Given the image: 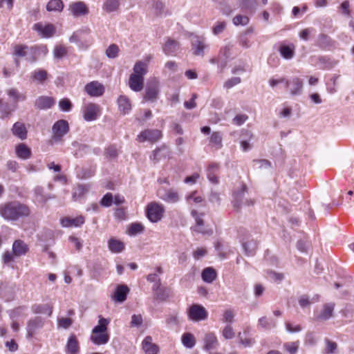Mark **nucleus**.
Instances as JSON below:
<instances>
[{
  "mask_svg": "<svg viewBox=\"0 0 354 354\" xmlns=\"http://www.w3.org/2000/svg\"><path fill=\"white\" fill-rule=\"evenodd\" d=\"M29 207L17 201L6 203L0 206V214L6 220L16 221L30 215Z\"/></svg>",
  "mask_w": 354,
  "mask_h": 354,
  "instance_id": "nucleus-1",
  "label": "nucleus"
},
{
  "mask_svg": "<svg viewBox=\"0 0 354 354\" xmlns=\"http://www.w3.org/2000/svg\"><path fill=\"white\" fill-rule=\"evenodd\" d=\"M52 138L55 142H59L62 138L69 131V125L66 120H59L52 127Z\"/></svg>",
  "mask_w": 354,
  "mask_h": 354,
  "instance_id": "nucleus-2",
  "label": "nucleus"
},
{
  "mask_svg": "<svg viewBox=\"0 0 354 354\" xmlns=\"http://www.w3.org/2000/svg\"><path fill=\"white\" fill-rule=\"evenodd\" d=\"M45 319L40 316H35L30 318L26 324V331L28 339H31L37 332L41 329L44 325Z\"/></svg>",
  "mask_w": 354,
  "mask_h": 354,
  "instance_id": "nucleus-3",
  "label": "nucleus"
},
{
  "mask_svg": "<svg viewBox=\"0 0 354 354\" xmlns=\"http://www.w3.org/2000/svg\"><path fill=\"white\" fill-rule=\"evenodd\" d=\"M164 208L156 203H151L147 207V216L150 221L156 223L162 217Z\"/></svg>",
  "mask_w": 354,
  "mask_h": 354,
  "instance_id": "nucleus-4",
  "label": "nucleus"
},
{
  "mask_svg": "<svg viewBox=\"0 0 354 354\" xmlns=\"http://www.w3.org/2000/svg\"><path fill=\"white\" fill-rule=\"evenodd\" d=\"M188 315L190 319L198 322L207 319L208 313L203 306L199 304H193L189 308Z\"/></svg>",
  "mask_w": 354,
  "mask_h": 354,
  "instance_id": "nucleus-5",
  "label": "nucleus"
},
{
  "mask_svg": "<svg viewBox=\"0 0 354 354\" xmlns=\"http://www.w3.org/2000/svg\"><path fill=\"white\" fill-rule=\"evenodd\" d=\"M84 91L91 97H100L104 94L105 88L102 83L93 81L85 85Z\"/></svg>",
  "mask_w": 354,
  "mask_h": 354,
  "instance_id": "nucleus-6",
  "label": "nucleus"
},
{
  "mask_svg": "<svg viewBox=\"0 0 354 354\" xmlns=\"http://www.w3.org/2000/svg\"><path fill=\"white\" fill-rule=\"evenodd\" d=\"M36 48L31 47L28 48L26 46H16L15 48V55L19 57H27V60H28L30 62L36 61Z\"/></svg>",
  "mask_w": 354,
  "mask_h": 354,
  "instance_id": "nucleus-7",
  "label": "nucleus"
},
{
  "mask_svg": "<svg viewBox=\"0 0 354 354\" xmlns=\"http://www.w3.org/2000/svg\"><path fill=\"white\" fill-rule=\"evenodd\" d=\"M83 117L86 121L95 120L100 112V106L94 103H89L83 108Z\"/></svg>",
  "mask_w": 354,
  "mask_h": 354,
  "instance_id": "nucleus-8",
  "label": "nucleus"
},
{
  "mask_svg": "<svg viewBox=\"0 0 354 354\" xmlns=\"http://www.w3.org/2000/svg\"><path fill=\"white\" fill-rule=\"evenodd\" d=\"M162 137V133L158 129H147L142 131L137 138L139 142H156Z\"/></svg>",
  "mask_w": 354,
  "mask_h": 354,
  "instance_id": "nucleus-9",
  "label": "nucleus"
},
{
  "mask_svg": "<svg viewBox=\"0 0 354 354\" xmlns=\"http://www.w3.org/2000/svg\"><path fill=\"white\" fill-rule=\"evenodd\" d=\"M304 82L298 77H293L289 81L286 82V86L289 88L292 95H299L301 94Z\"/></svg>",
  "mask_w": 354,
  "mask_h": 354,
  "instance_id": "nucleus-10",
  "label": "nucleus"
},
{
  "mask_svg": "<svg viewBox=\"0 0 354 354\" xmlns=\"http://www.w3.org/2000/svg\"><path fill=\"white\" fill-rule=\"evenodd\" d=\"M159 93L158 84L156 81H153L147 85L144 99L150 102L156 101Z\"/></svg>",
  "mask_w": 354,
  "mask_h": 354,
  "instance_id": "nucleus-11",
  "label": "nucleus"
},
{
  "mask_svg": "<svg viewBox=\"0 0 354 354\" xmlns=\"http://www.w3.org/2000/svg\"><path fill=\"white\" fill-rule=\"evenodd\" d=\"M69 10L74 17L84 16L88 13V8L83 1H76L71 3Z\"/></svg>",
  "mask_w": 354,
  "mask_h": 354,
  "instance_id": "nucleus-12",
  "label": "nucleus"
},
{
  "mask_svg": "<svg viewBox=\"0 0 354 354\" xmlns=\"http://www.w3.org/2000/svg\"><path fill=\"white\" fill-rule=\"evenodd\" d=\"M130 290L127 285H118L115 292L112 295V299L118 303H122L127 299V297Z\"/></svg>",
  "mask_w": 354,
  "mask_h": 354,
  "instance_id": "nucleus-13",
  "label": "nucleus"
},
{
  "mask_svg": "<svg viewBox=\"0 0 354 354\" xmlns=\"http://www.w3.org/2000/svg\"><path fill=\"white\" fill-rule=\"evenodd\" d=\"M55 104L53 97L48 96H39L35 102L34 106L38 110H44L50 109Z\"/></svg>",
  "mask_w": 354,
  "mask_h": 354,
  "instance_id": "nucleus-14",
  "label": "nucleus"
},
{
  "mask_svg": "<svg viewBox=\"0 0 354 354\" xmlns=\"http://www.w3.org/2000/svg\"><path fill=\"white\" fill-rule=\"evenodd\" d=\"M117 104L120 112L123 115L129 114L132 109L131 100L126 95H120L117 99Z\"/></svg>",
  "mask_w": 354,
  "mask_h": 354,
  "instance_id": "nucleus-15",
  "label": "nucleus"
},
{
  "mask_svg": "<svg viewBox=\"0 0 354 354\" xmlns=\"http://www.w3.org/2000/svg\"><path fill=\"white\" fill-rule=\"evenodd\" d=\"M203 349L209 351L217 348L219 345L216 336L214 333H208L205 334L203 338Z\"/></svg>",
  "mask_w": 354,
  "mask_h": 354,
  "instance_id": "nucleus-16",
  "label": "nucleus"
},
{
  "mask_svg": "<svg viewBox=\"0 0 354 354\" xmlns=\"http://www.w3.org/2000/svg\"><path fill=\"white\" fill-rule=\"evenodd\" d=\"M247 191V186L245 185H243L241 189L234 193L233 206L236 211H239L241 207L243 205L245 201L244 195L245 192Z\"/></svg>",
  "mask_w": 354,
  "mask_h": 354,
  "instance_id": "nucleus-17",
  "label": "nucleus"
},
{
  "mask_svg": "<svg viewBox=\"0 0 354 354\" xmlns=\"http://www.w3.org/2000/svg\"><path fill=\"white\" fill-rule=\"evenodd\" d=\"M142 346L146 354H158L159 351L158 346L152 343V337L151 336H147L144 339Z\"/></svg>",
  "mask_w": 354,
  "mask_h": 354,
  "instance_id": "nucleus-18",
  "label": "nucleus"
},
{
  "mask_svg": "<svg viewBox=\"0 0 354 354\" xmlns=\"http://www.w3.org/2000/svg\"><path fill=\"white\" fill-rule=\"evenodd\" d=\"M65 351L66 354H78L80 352L79 343L75 335H71L68 339Z\"/></svg>",
  "mask_w": 354,
  "mask_h": 354,
  "instance_id": "nucleus-19",
  "label": "nucleus"
},
{
  "mask_svg": "<svg viewBox=\"0 0 354 354\" xmlns=\"http://www.w3.org/2000/svg\"><path fill=\"white\" fill-rule=\"evenodd\" d=\"M144 77L131 74L129 77V85L131 90L138 92L143 88Z\"/></svg>",
  "mask_w": 354,
  "mask_h": 354,
  "instance_id": "nucleus-20",
  "label": "nucleus"
},
{
  "mask_svg": "<svg viewBox=\"0 0 354 354\" xmlns=\"http://www.w3.org/2000/svg\"><path fill=\"white\" fill-rule=\"evenodd\" d=\"M179 43L177 41L168 39L162 47V50L167 55H174L179 49Z\"/></svg>",
  "mask_w": 354,
  "mask_h": 354,
  "instance_id": "nucleus-21",
  "label": "nucleus"
},
{
  "mask_svg": "<svg viewBox=\"0 0 354 354\" xmlns=\"http://www.w3.org/2000/svg\"><path fill=\"white\" fill-rule=\"evenodd\" d=\"M15 153L17 157L23 160L28 159L32 156L30 148L24 143H20L15 147Z\"/></svg>",
  "mask_w": 354,
  "mask_h": 354,
  "instance_id": "nucleus-22",
  "label": "nucleus"
},
{
  "mask_svg": "<svg viewBox=\"0 0 354 354\" xmlns=\"http://www.w3.org/2000/svg\"><path fill=\"white\" fill-rule=\"evenodd\" d=\"M242 246L246 255L252 256L256 252L258 247V242L253 239H248L247 241L243 240Z\"/></svg>",
  "mask_w": 354,
  "mask_h": 354,
  "instance_id": "nucleus-23",
  "label": "nucleus"
},
{
  "mask_svg": "<svg viewBox=\"0 0 354 354\" xmlns=\"http://www.w3.org/2000/svg\"><path fill=\"white\" fill-rule=\"evenodd\" d=\"M170 151L168 147L162 146L155 149L150 156L151 160L154 162H158L162 158H165L169 156Z\"/></svg>",
  "mask_w": 354,
  "mask_h": 354,
  "instance_id": "nucleus-24",
  "label": "nucleus"
},
{
  "mask_svg": "<svg viewBox=\"0 0 354 354\" xmlns=\"http://www.w3.org/2000/svg\"><path fill=\"white\" fill-rule=\"evenodd\" d=\"M84 223V218L82 216H77L76 218H72L69 217H65L61 219V225L62 227H79L82 225Z\"/></svg>",
  "mask_w": 354,
  "mask_h": 354,
  "instance_id": "nucleus-25",
  "label": "nucleus"
},
{
  "mask_svg": "<svg viewBox=\"0 0 354 354\" xmlns=\"http://www.w3.org/2000/svg\"><path fill=\"white\" fill-rule=\"evenodd\" d=\"M191 214L196 220V225L194 227V231L207 235H212L213 234V231L212 230L200 229V227L204 226V221L201 217L198 216V213L196 210H192Z\"/></svg>",
  "mask_w": 354,
  "mask_h": 354,
  "instance_id": "nucleus-26",
  "label": "nucleus"
},
{
  "mask_svg": "<svg viewBox=\"0 0 354 354\" xmlns=\"http://www.w3.org/2000/svg\"><path fill=\"white\" fill-rule=\"evenodd\" d=\"M335 308L334 303H327L323 306V308L317 316L319 320H328L333 316Z\"/></svg>",
  "mask_w": 354,
  "mask_h": 354,
  "instance_id": "nucleus-27",
  "label": "nucleus"
},
{
  "mask_svg": "<svg viewBox=\"0 0 354 354\" xmlns=\"http://www.w3.org/2000/svg\"><path fill=\"white\" fill-rule=\"evenodd\" d=\"M13 135L21 140H25L27 138V130L24 123L17 122L12 128Z\"/></svg>",
  "mask_w": 354,
  "mask_h": 354,
  "instance_id": "nucleus-28",
  "label": "nucleus"
},
{
  "mask_svg": "<svg viewBox=\"0 0 354 354\" xmlns=\"http://www.w3.org/2000/svg\"><path fill=\"white\" fill-rule=\"evenodd\" d=\"M28 245L21 240H17L12 245V253L16 257H20L28 252Z\"/></svg>",
  "mask_w": 354,
  "mask_h": 354,
  "instance_id": "nucleus-29",
  "label": "nucleus"
},
{
  "mask_svg": "<svg viewBox=\"0 0 354 354\" xmlns=\"http://www.w3.org/2000/svg\"><path fill=\"white\" fill-rule=\"evenodd\" d=\"M109 335L107 332L92 333L91 340L96 345L105 344L109 342Z\"/></svg>",
  "mask_w": 354,
  "mask_h": 354,
  "instance_id": "nucleus-30",
  "label": "nucleus"
},
{
  "mask_svg": "<svg viewBox=\"0 0 354 354\" xmlns=\"http://www.w3.org/2000/svg\"><path fill=\"white\" fill-rule=\"evenodd\" d=\"M35 29L40 32L45 37H50L55 33V28L52 24H48L43 26L41 24H35Z\"/></svg>",
  "mask_w": 354,
  "mask_h": 354,
  "instance_id": "nucleus-31",
  "label": "nucleus"
},
{
  "mask_svg": "<svg viewBox=\"0 0 354 354\" xmlns=\"http://www.w3.org/2000/svg\"><path fill=\"white\" fill-rule=\"evenodd\" d=\"M108 247L113 253H120L124 250V244L120 240L111 238L108 241Z\"/></svg>",
  "mask_w": 354,
  "mask_h": 354,
  "instance_id": "nucleus-32",
  "label": "nucleus"
},
{
  "mask_svg": "<svg viewBox=\"0 0 354 354\" xmlns=\"http://www.w3.org/2000/svg\"><path fill=\"white\" fill-rule=\"evenodd\" d=\"M334 44V41L327 35L322 33L318 36L317 45L323 48L326 49L332 47Z\"/></svg>",
  "mask_w": 354,
  "mask_h": 354,
  "instance_id": "nucleus-33",
  "label": "nucleus"
},
{
  "mask_svg": "<svg viewBox=\"0 0 354 354\" xmlns=\"http://www.w3.org/2000/svg\"><path fill=\"white\" fill-rule=\"evenodd\" d=\"M48 76V72L43 69L34 71L31 74L32 81L40 84H43L47 80Z\"/></svg>",
  "mask_w": 354,
  "mask_h": 354,
  "instance_id": "nucleus-34",
  "label": "nucleus"
},
{
  "mask_svg": "<svg viewBox=\"0 0 354 354\" xmlns=\"http://www.w3.org/2000/svg\"><path fill=\"white\" fill-rule=\"evenodd\" d=\"M218 167L219 166L218 164L212 163L209 166L207 169V178L209 180L214 184H217L218 183V180L216 176Z\"/></svg>",
  "mask_w": 354,
  "mask_h": 354,
  "instance_id": "nucleus-35",
  "label": "nucleus"
},
{
  "mask_svg": "<svg viewBox=\"0 0 354 354\" xmlns=\"http://www.w3.org/2000/svg\"><path fill=\"white\" fill-rule=\"evenodd\" d=\"M32 311L36 314L47 313L48 316L52 314V308L48 304H35L31 308Z\"/></svg>",
  "mask_w": 354,
  "mask_h": 354,
  "instance_id": "nucleus-36",
  "label": "nucleus"
},
{
  "mask_svg": "<svg viewBox=\"0 0 354 354\" xmlns=\"http://www.w3.org/2000/svg\"><path fill=\"white\" fill-rule=\"evenodd\" d=\"M201 275L205 282L212 283L216 277V272L214 268L208 267L203 270Z\"/></svg>",
  "mask_w": 354,
  "mask_h": 354,
  "instance_id": "nucleus-37",
  "label": "nucleus"
},
{
  "mask_svg": "<svg viewBox=\"0 0 354 354\" xmlns=\"http://www.w3.org/2000/svg\"><path fill=\"white\" fill-rule=\"evenodd\" d=\"M170 291L171 290L169 288L162 286L160 289L153 292L154 297L160 301H164L169 297Z\"/></svg>",
  "mask_w": 354,
  "mask_h": 354,
  "instance_id": "nucleus-38",
  "label": "nucleus"
},
{
  "mask_svg": "<svg viewBox=\"0 0 354 354\" xmlns=\"http://www.w3.org/2000/svg\"><path fill=\"white\" fill-rule=\"evenodd\" d=\"M64 8L62 0H50L46 6V10L49 12H61Z\"/></svg>",
  "mask_w": 354,
  "mask_h": 354,
  "instance_id": "nucleus-39",
  "label": "nucleus"
},
{
  "mask_svg": "<svg viewBox=\"0 0 354 354\" xmlns=\"http://www.w3.org/2000/svg\"><path fill=\"white\" fill-rule=\"evenodd\" d=\"M34 194L35 200L39 203H45L50 198L44 194V188L40 186H37L35 188Z\"/></svg>",
  "mask_w": 354,
  "mask_h": 354,
  "instance_id": "nucleus-40",
  "label": "nucleus"
},
{
  "mask_svg": "<svg viewBox=\"0 0 354 354\" xmlns=\"http://www.w3.org/2000/svg\"><path fill=\"white\" fill-rule=\"evenodd\" d=\"M147 72V65L146 63L139 61L136 63L133 66V75H138L140 77H142Z\"/></svg>",
  "mask_w": 354,
  "mask_h": 354,
  "instance_id": "nucleus-41",
  "label": "nucleus"
},
{
  "mask_svg": "<svg viewBox=\"0 0 354 354\" xmlns=\"http://www.w3.org/2000/svg\"><path fill=\"white\" fill-rule=\"evenodd\" d=\"M205 46L203 41L198 37L192 41V49L195 55H203Z\"/></svg>",
  "mask_w": 354,
  "mask_h": 354,
  "instance_id": "nucleus-42",
  "label": "nucleus"
},
{
  "mask_svg": "<svg viewBox=\"0 0 354 354\" xmlns=\"http://www.w3.org/2000/svg\"><path fill=\"white\" fill-rule=\"evenodd\" d=\"M109 321L104 317H100L98 324L95 326L92 333H104L107 330V326Z\"/></svg>",
  "mask_w": 354,
  "mask_h": 354,
  "instance_id": "nucleus-43",
  "label": "nucleus"
},
{
  "mask_svg": "<svg viewBox=\"0 0 354 354\" xmlns=\"http://www.w3.org/2000/svg\"><path fill=\"white\" fill-rule=\"evenodd\" d=\"M182 342L185 346L192 348L196 344L194 335L189 333H184L182 336Z\"/></svg>",
  "mask_w": 354,
  "mask_h": 354,
  "instance_id": "nucleus-44",
  "label": "nucleus"
},
{
  "mask_svg": "<svg viewBox=\"0 0 354 354\" xmlns=\"http://www.w3.org/2000/svg\"><path fill=\"white\" fill-rule=\"evenodd\" d=\"M279 52L281 55L287 59H291L295 54L294 48L286 45H281L279 47Z\"/></svg>",
  "mask_w": 354,
  "mask_h": 354,
  "instance_id": "nucleus-45",
  "label": "nucleus"
},
{
  "mask_svg": "<svg viewBox=\"0 0 354 354\" xmlns=\"http://www.w3.org/2000/svg\"><path fill=\"white\" fill-rule=\"evenodd\" d=\"M256 0H242L241 7L247 10L250 13H254L256 10Z\"/></svg>",
  "mask_w": 354,
  "mask_h": 354,
  "instance_id": "nucleus-46",
  "label": "nucleus"
},
{
  "mask_svg": "<svg viewBox=\"0 0 354 354\" xmlns=\"http://www.w3.org/2000/svg\"><path fill=\"white\" fill-rule=\"evenodd\" d=\"M8 95L14 99L15 102L24 101L26 99V96L24 93H19L16 88H10L7 92Z\"/></svg>",
  "mask_w": 354,
  "mask_h": 354,
  "instance_id": "nucleus-47",
  "label": "nucleus"
},
{
  "mask_svg": "<svg viewBox=\"0 0 354 354\" xmlns=\"http://www.w3.org/2000/svg\"><path fill=\"white\" fill-rule=\"evenodd\" d=\"M259 326L264 329H270L276 326V323L272 319H268L266 317H262L259 319Z\"/></svg>",
  "mask_w": 354,
  "mask_h": 354,
  "instance_id": "nucleus-48",
  "label": "nucleus"
},
{
  "mask_svg": "<svg viewBox=\"0 0 354 354\" xmlns=\"http://www.w3.org/2000/svg\"><path fill=\"white\" fill-rule=\"evenodd\" d=\"M120 6L119 0H106L104 4V9L107 12L115 11Z\"/></svg>",
  "mask_w": 354,
  "mask_h": 354,
  "instance_id": "nucleus-49",
  "label": "nucleus"
},
{
  "mask_svg": "<svg viewBox=\"0 0 354 354\" xmlns=\"http://www.w3.org/2000/svg\"><path fill=\"white\" fill-rule=\"evenodd\" d=\"M209 141L216 149H220L222 147V136L221 133L213 132L210 136Z\"/></svg>",
  "mask_w": 354,
  "mask_h": 354,
  "instance_id": "nucleus-50",
  "label": "nucleus"
},
{
  "mask_svg": "<svg viewBox=\"0 0 354 354\" xmlns=\"http://www.w3.org/2000/svg\"><path fill=\"white\" fill-rule=\"evenodd\" d=\"M72 145L74 147H77V151L75 152V156H82L84 153L88 152L89 147L86 145L80 144L77 142L75 141L72 143Z\"/></svg>",
  "mask_w": 354,
  "mask_h": 354,
  "instance_id": "nucleus-51",
  "label": "nucleus"
},
{
  "mask_svg": "<svg viewBox=\"0 0 354 354\" xmlns=\"http://www.w3.org/2000/svg\"><path fill=\"white\" fill-rule=\"evenodd\" d=\"M144 230L145 227L141 223H133L130 225L128 232L130 235H136L142 233Z\"/></svg>",
  "mask_w": 354,
  "mask_h": 354,
  "instance_id": "nucleus-52",
  "label": "nucleus"
},
{
  "mask_svg": "<svg viewBox=\"0 0 354 354\" xmlns=\"http://www.w3.org/2000/svg\"><path fill=\"white\" fill-rule=\"evenodd\" d=\"M119 47L115 44H111L106 50V55L110 59H114L118 56Z\"/></svg>",
  "mask_w": 354,
  "mask_h": 354,
  "instance_id": "nucleus-53",
  "label": "nucleus"
},
{
  "mask_svg": "<svg viewBox=\"0 0 354 354\" xmlns=\"http://www.w3.org/2000/svg\"><path fill=\"white\" fill-rule=\"evenodd\" d=\"M53 55L55 58L62 59L67 55V49L62 45H57L53 50Z\"/></svg>",
  "mask_w": 354,
  "mask_h": 354,
  "instance_id": "nucleus-54",
  "label": "nucleus"
},
{
  "mask_svg": "<svg viewBox=\"0 0 354 354\" xmlns=\"http://www.w3.org/2000/svg\"><path fill=\"white\" fill-rule=\"evenodd\" d=\"M233 24L235 26H245L249 23V17L245 15H237L233 18Z\"/></svg>",
  "mask_w": 354,
  "mask_h": 354,
  "instance_id": "nucleus-55",
  "label": "nucleus"
},
{
  "mask_svg": "<svg viewBox=\"0 0 354 354\" xmlns=\"http://www.w3.org/2000/svg\"><path fill=\"white\" fill-rule=\"evenodd\" d=\"M104 155L106 158L114 159L118 157V151L115 146L110 145L105 149Z\"/></svg>",
  "mask_w": 354,
  "mask_h": 354,
  "instance_id": "nucleus-56",
  "label": "nucleus"
},
{
  "mask_svg": "<svg viewBox=\"0 0 354 354\" xmlns=\"http://www.w3.org/2000/svg\"><path fill=\"white\" fill-rule=\"evenodd\" d=\"M234 313L232 309H227L224 311L222 318V322L231 324L234 322Z\"/></svg>",
  "mask_w": 354,
  "mask_h": 354,
  "instance_id": "nucleus-57",
  "label": "nucleus"
},
{
  "mask_svg": "<svg viewBox=\"0 0 354 354\" xmlns=\"http://www.w3.org/2000/svg\"><path fill=\"white\" fill-rule=\"evenodd\" d=\"M223 337L226 339H231L234 337L235 333L231 324H227L222 331Z\"/></svg>",
  "mask_w": 354,
  "mask_h": 354,
  "instance_id": "nucleus-58",
  "label": "nucleus"
},
{
  "mask_svg": "<svg viewBox=\"0 0 354 354\" xmlns=\"http://www.w3.org/2000/svg\"><path fill=\"white\" fill-rule=\"evenodd\" d=\"M88 190V186L87 185H78L73 194V197L74 198H80L81 196H82L85 193H86Z\"/></svg>",
  "mask_w": 354,
  "mask_h": 354,
  "instance_id": "nucleus-59",
  "label": "nucleus"
},
{
  "mask_svg": "<svg viewBox=\"0 0 354 354\" xmlns=\"http://www.w3.org/2000/svg\"><path fill=\"white\" fill-rule=\"evenodd\" d=\"M283 347L290 354H296L299 348V342L285 343Z\"/></svg>",
  "mask_w": 354,
  "mask_h": 354,
  "instance_id": "nucleus-60",
  "label": "nucleus"
},
{
  "mask_svg": "<svg viewBox=\"0 0 354 354\" xmlns=\"http://www.w3.org/2000/svg\"><path fill=\"white\" fill-rule=\"evenodd\" d=\"M252 162L257 166L258 169H268L271 167V162L266 159H255Z\"/></svg>",
  "mask_w": 354,
  "mask_h": 354,
  "instance_id": "nucleus-61",
  "label": "nucleus"
},
{
  "mask_svg": "<svg viewBox=\"0 0 354 354\" xmlns=\"http://www.w3.org/2000/svg\"><path fill=\"white\" fill-rule=\"evenodd\" d=\"M59 106L62 111L68 112L71 110L73 104L68 99L64 98L59 102Z\"/></svg>",
  "mask_w": 354,
  "mask_h": 354,
  "instance_id": "nucleus-62",
  "label": "nucleus"
},
{
  "mask_svg": "<svg viewBox=\"0 0 354 354\" xmlns=\"http://www.w3.org/2000/svg\"><path fill=\"white\" fill-rule=\"evenodd\" d=\"M298 302H299V306L302 308L309 307L312 304L311 301L310 300L309 296H308L306 295H303L300 296L299 298Z\"/></svg>",
  "mask_w": 354,
  "mask_h": 354,
  "instance_id": "nucleus-63",
  "label": "nucleus"
},
{
  "mask_svg": "<svg viewBox=\"0 0 354 354\" xmlns=\"http://www.w3.org/2000/svg\"><path fill=\"white\" fill-rule=\"evenodd\" d=\"M113 197L112 194H106L100 201V205L104 207H110L113 203Z\"/></svg>",
  "mask_w": 354,
  "mask_h": 354,
  "instance_id": "nucleus-64",
  "label": "nucleus"
}]
</instances>
